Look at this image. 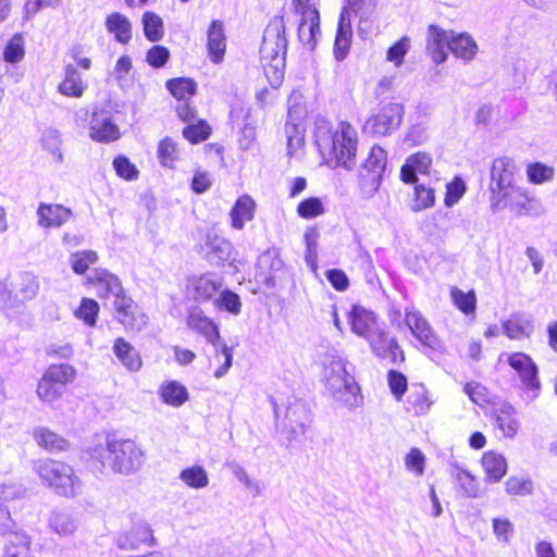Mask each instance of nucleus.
I'll return each mask as SVG.
<instances>
[{
    "mask_svg": "<svg viewBox=\"0 0 557 557\" xmlns=\"http://www.w3.org/2000/svg\"><path fill=\"white\" fill-rule=\"evenodd\" d=\"M309 422V411L299 403L290 404L286 408L285 416L282 420V432L288 441L296 440L299 435L305 434V429Z\"/></svg>",
    "mask_w": 557,
    "mask_h": 557,
    "instance_id": "nucleus-20",
    "label": "nucleus"
},
{
    "mask_svg": "<svg viewBox=\"0 0 557 557\" xmlns=\"http://www.w3.org/2000/svg\"><path fill=\"white\" fill-rule=\"evenodd\" d=\"M144 35L151 41L157 42L164 36V25L162 18L154 12L147 11L141 17Z\"/></svg>",
    "mask_w": 557,
    "mask_h": 557,
    "instance_id": "nucleus-44",
    "label": "nucleus"
},
{
    "mask_svg": "<svg viewBox=\"0 0 557 557\" xmlns=\"http://www.w3.org/2000/svg\"><path fill=\"white\" fill-rule=\"evenodd\" d=\"M387 384L393 397L397 401H401L408 391L407 376L397 370L391 369L387 372Z\"/></svg>",
    "mask_w": 557,
    "mask_h": 557,
    "instance_id": "nucleus-55",
    "label": "nucleus"
},
{
    "mask_svg": "<svg viewBox=\"0 0 557 557\" xmlns=\"http://www.w3.org/2000/svg\"><path fill=\"white\" fill-rule=\"evenodd\" d=\"M213 305L215 308L225 310L232 314H238L242 310L239 296L230 289L220 290L219 297L213 300Z\"/></svg>",
    "mask_w": 557,
    "mask_h": 557,
    "instance_id": "nucleus-54",
    "label": "nucleus"
},
{
    "mask_svg": "<svg viewBox=\"0 0 557 557\" xmlns=\"http://www.w3.org/2000/svg\"><path fill=\"white\" fill-rule=\"evenodd\" d=\"M284 132L287 138L288 153H293L304 143V128L293 116L292 110H288Z\"/></svg>",
    "mask_w": 557,
    "mask_h": 557,
    "instance_id": "nucleus-47",
    "label": "nucleus"
},
{
    "mask_svg": "<svg viewBox=\"0 0 557 557\" xmlns=\"http://www.w3.org/2000/svg\"><path fill=\"white\" fill-rule=\"evenodd\" d=\"M256 202L249 195L238 197L231 209V225L235 230L244 228L247 222L255 218Z\"/></svg>",
    "mask_w": 557,
    "mask_h": 557,
    "instance_id": "nucleus-30",
    "label": "nucleus"
},
{
    "mask_svg": "<svg viewBox=\"0 0 557 557\" xmlns=\"http://www.w3.org/2000/svg\"><path fill=\"white\" fill-rule=\"evenodd\" d=\"M383 177V148L373 146L363 162L359 175V187L364 197L373 196L380 188Z\"/></svg>",
    "mask_w": 557,
    "mask_h": 557,
    "instance_id": "nucleus-12",
    "label": "nucleus"
},
{
    "mask_svg": "<svg viewBox=\"0 0 557 557\" xmlns=\"http://www.w3.org/2000/svg\"><path fill=\"white\" fill-rule=\"evenodd\" d=\"M432 166V157L428 152L419 151L410 154L400 169V180L404 183H417L418 174L429 175Z\"/></svg>",
    "mask_w": 557,
    "mask_h": 557,
    "instance_id": "nucleus-27",
    "label": "nucleus"
},
{
    "mask_svg": "<svg viewBox=\"0 0 557 557\" xmlns=\"http://www.w3.org/2000/svg\"><path fill=\"white\" fill-rule=\"evenodd\" d=\"M406 324L412 335L421 343L424 348L435 352H443L445 347L437 337L428 320L414 308L406 310Z\"/></svg>",
    "mask_w": 557,
    "mask_h": 557,
    "instance_id": "nucleus-14",
    "label": "nucleus"
},
{
    "mask_svg": "<svg viewBox=\"0 0 557 557\" xmlns=\"http://www.w3.org/2000/svg\"><path fill=\"white\" fill-rule=\"evenodd\" d=\"M466 191V185L460 178H455L446 186L445 205L451 207L459 201Z\"/></svg>",
    "mask_w": 557,
    "mask_h": 557,
    "instance_id": "nucleus-64",
    "label": "nucleus"
},
{
    "mask_svg": "<svg viewBox=\"0 0 557 557\" xmlns=\"http://www.w3.org/2000/svg\"><path fill=\"white\" fill-rule=\"evenodd\" d=\"M517 411L510 404H503L497 409L496 422L504 435L512 438L519 430V421L517 420Z\"/></svg>",
    "mask_w": 557,
    "mask_h": 557,
    "instance_id": "nucleus-40",
    "label": "nucleus"
},
{
    "mask_svg": "<svg viewBox=\"0 0 557 557\" xmlns=\"http://www.w3.org/2000/svg\"><path fill=\"white\" fill-rule=\"evenodd\" d=\"M222 284L210 274H200L188 280L187 288L198 302L213 301L220 293Z\"/></svg>",
    "mask_w": 557,
    "mask_h": 557,
    "instance_id": "nucleus-25",
    "label": "nucleus"
},
{
    "mask_svg": "<svg viewBox=\"0 0 557 557\" xmlns=\"http://www.w3.org/2000/svg\"><path fill=\"white\" fill-rule=\"evenodd\" d=\"M482 467L486 475V482H499L507 472V462L503 455L487 451L482 457Z\"/></svg>",
    "mask_w": 557,
    "mask_h": 557,
    "instance_id": "nucleus-35",
    "label": "nucleus"
},
{
    "mask_svg": "<svg viewBox=\"0 0 557 557\" xmlns=\"http://www.w3.org/2000/svg\"><path fill=\"white\" fill-rule=\"evenodd\" d=\"M325 206L321 198L310 196L298 202L296 212L304 220H313L325 213Z\"/></svg>",
    "mask_w": 557,
    "mask_h": 557,
    "instance_id": "nucleus-45",
    "label": "nucleus"
},
{
    "mask_svg": "<svg viewBox=\"0 0 557 557\" xmlns=\"http://www.w3.org/2000/svg\"><path fill=\"white\" fill-rule=\"evenodd\" d=\"M432 405L424 384H414L405 401V409L416 416L425 414Z\"/></svg>",
    "mask_w": 557,
    "mask_h": 557,
    "instance_id": "nucleus-34",
    "label": "nucleus"
},
{
    "mask_svg": "<svg viewBox=\"0 0 557 557\" xmlns=\"http://www.w3.org/2000/svg\"><path fill=\"white\" fill-rule=\"evenodd\" d=\"M505 490L509 495L528 496L533 493V482L531 479L510 476L505 482Z\"/></svg>",
    "mask_w": 557,
    "mask_h": 557,
    "instance_id": "nucleus-57",
    "label": "nucleus"
},
{
    "mask_svg": "<svg viewBox=\"0 0 557 557\" xmlns=\"http://www.w3.org/2000/svg\"><path fill=\"white\" fill-rule=\"evenodd\" d=\"M180 479L187 486L193 488H203L209 483L208 474L200 466H193L183 469L180 473Z\"/></svg>",
    "mask_w": 557,
    "mask_h": 557,
    "instance_id": "nucleus-52",
    "label": "nucleus"
},
{
    "mask_svg": "<svg viewBox=\"0 0 557 557\" xmlns=\"http://www.w3.org/2000/svg\"><path fill=\"white\" fill-rule=\"evenodd\" d=\"M404 111V107L400 103L392 102L385 106V135L399 127Z\"/></svg>",
    "mask_w": 557,
    "mask_h": 557,
    "instance_id": "nucleus-58",
    "label": "nucleus"
},
{
    "mask_svg": "<svg viewBox=\"0 0 557 557\" xmlns=\"http://www.w3.org/2000/svg\"><path fill=\"white\" fill-rule=\"evenodd\" d=\"M34 470L41 484L62 497H74L81 487V480L74 468L60 459L45 457L34 462Z\"/></svg>",
    "mask_w": 557,
    "mask_h": 557,
    "instance_id": "nucleus-1",
    "label": "nucleus"
},
{
    "mask_svg": "<svg viewBox=\"0 0 557 557\" xmlns=\"http://www.w3.org/2000/svg\"><path fill=\"white\" fill-rule=\"evenodd\" d=\"M518 166L513 159L499 157L493 160L490 176L491 210L496 213L502 210L504 195L516 187Z\"/></svg>",
    "mask_w": 557,
    "mask_h": 557,
    "instance_id": "nucleus-5",
    "label": "nucleus"
},
{
    "mask_svg": "<svg viewBox=\"0 0 557 557\" xmlns=\"http://www.w3.org/2000/svg\"><path fill=\"white\" fill-rule=\"evenodd\" d=\"M334 398L346 407H357L362 403V395L357 383L347 375H338L335 382H330Z\"/></svg>",
    "mask_w": 557,
    "mask_h": 557,
    "instance_id": "nucleus-24",
    "label": "nucleus"
},
{
    "mask_svg": "<svg viewBox=\"0 0 557 557\" xmlns=\"http://www.w3.org/2000/svg\"><path fill=\"white\" fill-rule=\"evenodd\" d=\"M294 12L300 15L298 38L309 49H314L321 36L318 0H292Z\"/></svg>",
    "mask_w": 557,
    "mask_h": 557,
    "instance_id": "nucleus-7",
    "label": "nucleus"
},
{
    "mask_svg": "<svg viewBox=\"0 0 557 557\" xmlns=\"http://www.w3.org/2000/svg\"><path fill=\"white\" fill-rule=\"evenodd\" d=\"M411 47V40L408 36L401 37L397 42L388 48L386 52V60L399 66L403 63L404 57L408 53Z\"/></svg>",
    "mask_w": 557,
    "mask_h": 557,
    "instance_id": "nucleus-59",
    "label": "nucleus"
},
{
    "mask_svg": "<svg viewBox=\"0 0 557 557\" xmlns=\"http://www.w3.org/2000/svg\"><path fill=\"white\" fill-rule=\"evenodd\" d=\"M351 45V28L350 21L339 17L337 32L334 40V57L336 60L342 61L349 52Z\"/></svg>",
    "mask_w": 557,
    "mask_h": 557,
    "instance_id": "nucleus-39",
    "label": "nucleus"
},
{
    "mask_svg": "<svg viewBox=\"0 0 557 557\" xmlns=\"http://www.w3.org/2000/svg\"><path fill=\"white\" fill-rule=\"evenodd\" d=\"M170 59V50L162 45H154L147 50L146 61L153 67L159 69L164 66Z\"/></svg>",
    "mask_w": 557,
    "mask_h": 557,
    "instance_id": "nucleus-62",
    "label": "nucleus"
},
{
    "mask_svg": "<svg viewBox=\"0 0 557 557\" xmlns=\"http://www.w3.org/2000/svg\"><path fill=\"white\" fill-rule=\"evenodd\" d=\"M525 174L530 183L540 185L553 181L555 169L542 162H533L528 164Z\"/></svg>",
    "mask_w": 557,
    "mask_h": 557,
    "instance_id": "nucleus-51",
    "label": "nucleus"
},
{
    "mask_svg": "<svg viewBox=\"0 0 557 557\" xmlns=\"http://www.w3.org/2000/svg\"><path fill=\"white\" fill-rule=\"evenodd\" d=\"M84 285L94 290L96 296L101 300L109 299L110 297L115 299L125 292L120 277L109 270L101 268L95 269L92 273L86 277Z\"/></svg>",
    "mask_w": 557,
    "mask_h": 557,
    "instance_id": "nucleus-13",
    "label": "nucleus"
},
{
    "mask_svg": "<svg viewBox=\"0 0 557 557\" xmlns=\"http://www.w3.org/2000/svg\"><path fill=\"white\" fill-rule=\"evenodd\" d=\"M508 363L518 373L527 400L530 403L536 399L541 392V381L532 358L524 352H512L508 356Z\"/></svg>",
    "mask_w": 557,
    "mask_h": 557,
    "instance_id": "nucleus-10",
    "label": "nucleus"
},
{
    "mask_svg": "<svg viewBox=\"0 0 557 557\" xmlns=\"http://www.w3.org/2000/svg\"><path fill=\"white\" fill-rule=\"evenodd\" d=\"M157 158L163 168L174 169L182 159L178 143L171 136L159 140L157 146Z\"/></svg>",
    "mask_w": 557,
    "mask_h": 557,
    "instance_id": "nucleus-36",
    "label": "nucleus"
},
{
    "mask_svg": "<svg viewBox=\"0 0 557 557\" xmlns=\"http://www.w3.org/2000/svg\"><path fill=\"white\" fill-rule=\"evenodd\" d=\"M100 306L97 300L83 297L78 307L74 310V317L81 320L85 325L94 327L97 324Z\"/></svg>",
    "mask_w": 557,
    "mask_h": 557,
    "instance_id": "nucleus-43",
    "label": "nucleus"
},
{
    "mask_svg": "<svg viewBox=\"0 0 557 557\" xmlns=\"http://www.w3.org/2000/svg\"><path fill=\"white\" fill-rule=\"evenodd\" d=\"M30 435L37 447L46 453H67L72 447L70 440L46 425L35 426Z\"/></svg>",
    "mask_w": 557,
    "mask_h": 557,
    "instance_id": "nucleus-18",
    "label": "nucleus"
},
{
    "mask_svg": "<svg viewBox=\"0 0 557 557\" xmlns=\"http://www.w3.org/2000/svg\"><path fill=\"white\" fill-rule=\"evenodd\" d=\"M158 394L162 403L172 407H181L189 398L186 386L175 380L163 382L159 387Z\"/></svg>",
    "mask_w": 557,
    "mask_h": 557,
    "instance_id": "nucleus-33",
    "label": "nucleus"
},
{
    "mask_svg": "<svg viewBox=\"0 0 557 557\" xmlns=\"http://www.w3.org/2000/svg\"><path fill=\"white\" fill-rule=\"evenodd\" d=\"M3 60L7 63L15 64L25 57V42L21 33H15L3 48Z\"/></svg>",
    "mask_w": 557,
    "mask_h": 557,
    "instance_id": "nucleus-48",
    "label": "nucleus"
},
{
    "mask_svg": "<svg viewBox=\"0 0 557 557\" xmlns=\"http://www.w3.org/2000/svg\"><path fill=\"white\" fill-rule=\"evenodd\" d=\"M112 166L115 174L126 182L136 181L139 177V170L136 164L124 154L116 156L112 161Z\"/></svg>",
    "mask_w": 557,
    "mask_h": 557,
    "instance_id": "nucleus-53",
    "label": "nucleus"
},
{
    "mask_svg": "<svg viewBox=\"0 0 557 557\" xmlns=\"http://www.w3.org/2000/svg\"><path fill=\"white\" fill-rule=\"evenodd\" d=\"M504 333L511 339L529 336L533 330L532 322L523 317H512L503 323Z\"/></svg>",
    "mask_w": 557,
    "mask_h": 557,
    "instance_id": "nucleus-46",
    "label": "nucleus"
},
{
    "mask_svg": "<svg viewBox=\"0 0 557 557\" xmlns=\"http://www.w3.org/2000/svg\"><path fill=\"white\" fill-rule=\"evenodd\" d=\"M165 88L178 101L175 113L182 122H191L197 116V108L191 98L197 94L198 84L191 77H173L165 82Z\"/></svg>",
    "mask_w": 557,
    "mask_h": 557,
    "instance_id": "nucleus-8",
    "label": "nucleus"
},
{
    "mask_svg": "<svg viewBox=\"0 0 557 557\" xmlns=\"http://www.w3.org/2000/svg\"><path fill=\"white\" fill-rule=\"evenodd\" d=\"M87 85L84 83L81 73L77 69L69 64L64 69V77L58 85V91L71 98H81L83 97Z\"/></svg>",
    "mask_w": 557,
    "mask_h": 557,
    "instance_id": "nucleus-31",
    "label": "nucleus"
},
{
    "mask_svg": "<svg viewBox=\"0 0 557 557\" xmlns=\"http://www.w3.org/2000/svg\"><path fill=\"white\" fill-rule=\"evenodd\" d=\"M156 543L150 525L140 519H134L128 530L116 536V545L121 549H137L141 545L151 546Z\"/></svg>",
    "mask_w": 557,
    "mask_h": 557,
    "instance_id": "nucleus-16",
    "label": "nucleus"
},
{
    "mask_svg": "<svg viewBox=\"0 0 557 557\" xmlns=\"http://www.w3.org/2000/svg\"><path fill=\"white\" fill-rule=\"evenodd\" d=\"M112 312L113 319L126 333H138L149 323V317L144 308L126 290L113 300Z\"/></svg>",
    "mask_w": 557,
    "mask_h": 557,
    "instance_id": "nucleus-6",
    "label": "nucleus"
},
{
    "mask_svg": "<svg viewBox=\"0 0 557 557\" xmlns=\"http://www.w3.org/2000/svg\"><path fill=\"white\" fill-rule=\"evenodd\" d=\"M112 350L122 366L129 372H138L143 367L139 351L124 337H117L113 342Z\"/></svg>",
    "mask_w": 557,
    "mask_h": 557,
    "instance_id": "nucleus-28",
    "label": "nucleus"
},
{
    "mask_svg": "<svg viewBox=\"0 0 557 557\" xmlns=\"http://www.w3.org/2000/svg\"><path fill=\"white\" fill-rule=\"evenodd\" d=\"M98 253L95 250L86 249L72 253L70 263L75 274L84 275L91 265L98 262Z\"/></svg>",
    "mask_w": 557,
    "mask_h": 557,
    "instance_id": "nucleus-49",
    "label": "nucleus"
},
{
    "mask_svg": "<svg viewBox=\"0 0 557 557\" xmlns=\"http://www.w3.org/2000/svg\"><path fill=\"white\" fill-rule=\"evenodd\" d=\"M428 138V127L423 123H417L407 131L403 143L408 147H414L424 144Z\"/></svg>",
    "mask_w": 557,
    "mask_h": 557,
    "instance_id": "nucleus-61",
    "label": "nucleus"
},
{
    "mask_svg": "<svg viewBox=\"0 0 557 557\" xmlns=\"http://www.w3.org/2000/svg\"><path fill=\"white\" fill-rule=\"evenodd\" d=\"M463 392L469 396V398L476 405L483 406L484 404H488L490 393L487 388L478 382L467 383L463 387Z\"/></svg>",
    "mask_w": 557,
    "mask_h": 557,
    "instance_id": "nucleus-63",
    "label": "nucleus"
},
{
    "mask_svg": "<svg viewBox=\"0 0 557 557\" xmlns=\"http://www.w3.org/2000/svg\"><path fill=\"white\" fill-rule=\"evenodd\" d=\"M146 461L143 447L131 438H111L106 442L103 465L114 473L129 475L139 471Z\"/></svg>",
    "mask_w": 557,
    "mask_h": 557,
    "instance_id": "nucleus-2",
    "label": "nucleus"
},
{
    "mask_svg": "<svg viewBox=\"0 0 557 557\" xmlns=\"http://www.w3.org/2000/svg\"><path fill=\"white\" fill-rule=\"evenodd\" d=\"M356 152L357 132L348 122L341 121L332 133L330 146L321 150L324 161L331 168H349Z\"/></svg>",
    "mask_w": 557,
    "mask_h": 557,
    "instance_id": "nucleus-3",
    "label": "nucleus"
},
{
    "mask_svg": "<svg viewBox=\"0 0 557 557\" xmlns=\"http://www.w3.org/2000/svg\"><path fill=\"white\" fill-rule=\"evenodd\" d=\"M284 17L275 15L268 23L262 42L260 45V54L264 60H276L284 58L287 51V38Z\"/></svg>",
    "mask_w": 557,
    "mask_h": 557,
    "instance_id": "nucleus-9",
    "label": "nucleus"
},
{
    "mask_svg": "<svg viewBox=\"0 0 557 557\" xmlns=\"http://www.w3.org/2000/svg\"><path fill=\"white\" fill-rule=\"evenodd\" d=\"M451 30L447 32L437 25H430L426 32V52L432 61L442 64L447 60Z\"/></svg>",
    "mask_w": 557,
    "mask_h": 557,
    "instance_id": "nucleus-21",
    "label": "nucleus"
},
{
    "mask_svg": "<svg viewBox=\"0 0 557 557\" xmlns=\"http://www.w3.org/2000/svg\"><path fill=\"white\" fill-rule=\"evenodd\" d=\"M227 36L221 20H212L206 33L207 57L213 64H221L226 54Z\"/></svg>",
    "mask_w": 557,
    "mask_h": 557,
    "instance_id": "nucleus-17",
    "label": "nucleus"
},
{
    "mask_svg": "<svg viewBox=\"0 0 557 557\" xmlns=\"http://www.w3.org/2000/svg\"><path fill=\"white\" fill-rule=\"evenodd\" d=\"M104 26L109 34L121 45H127L133 36L129 18L121 12H111L106 16Z\"/></svg>",
    "mask_w": 557,
    "mask_h": 557,
    "instance_id": "nucleus-29",
    "label": "nucleus"
},
{
    "mask_svg": "<svg viewBox=\"0 0 557 557\" xmlns=\"http://www.w3.org/2000/svg\"><path fill=\"white\" fill-rule=\"evenodd\" d=\"M2 557H35L32 553L29 537L23 533L9 534Z\"/></svg>",
    "mask_w": 557,
    "mask_h": 557,
    "instance_id": "nucleus-37",
    "label": "nucleus"
},
{
    "mask_svg": "<svg viewBox=\"0 0 557 557\" xmlns=\"http://www.w3.org/2000/svg\"><path fill=\"white\" fill-rule=\"evenodd\" d=\"M502 203V210L509 208L518 215L541 216L545 211L542 202L530 196L528 190L520 186H516L506 193Z\"/></svg>",
    "mask_w": 557,
    "mask_h": 557,
    "instance_id": "nucleus-15",
    "label": "nucleus"
},
{
    "mask_svg": "<svg viewBox=\"0 0 557 557\" xmlns=\"http://www.w3.org/2000/svg\"><path fill=\"white\" fill-rule=\"evenodd\" d=\"M186 325L189 330L201 335L211 344L216 345L221 339L219 324L208 317L203 310L194 308L186 315Z\"/></svg>",
    "mask_w": 557,
    "mask_h": 557,
    "instance_id": "nucleus-19",
    "label": "nucleus"
},
{
    "mask_svg": "<svg viewBox=\"0 0 557 557\" xmlns=\"http://www.w3.org/2000/svg\"><path fill=\"white\" fill-rule=\"evenodd\" d=\"M376 3L371 0H346L339 17L350 21L351 15H360L359 29L363 30L362 23L367 22L364 15L375 11Z\"/></svg>",
    "mask_w": 557,
    "mask_h": 557,
    "instance_id": "nucleus-41",
    "label": "nucleus"
},
{
    "mask_svg": "<svg viewBox=\"0 0 557 557\" xmlns=\"http://www.w3.org/2000/svg\"><path fill=\"white\" fill-rule=\"evenodd\" d=\"M185 123L186 126L183 127L182 135L191 145L203 143L212 135V127L205 119H195Z\"/></svg>",
    "mask_w": 557,
    "mask_h": 557,
    "instance_id": "nucleus-38",
    "label": "nucleus"
},
{
    "mask_svg": "<svg viewBox=\"0 0 557 557\" xmlns=\"http://www.w3.org/2000/svg\"><path fill=\"white\" fill-rule=\"evenodd\" d=\"M414 184L413 199L411 202V209L414 212H419L429 209L435 203V189L431 184L419 183Z\"/></svg>",
    "mask_w": 557,
    "mask_h": 557,
    "instance_id": "nucleus-42",
    "label": "nucleus"
},
{
    "mask_svg": "<svg viewBox=\"0 0 557 557\" xmlns=\"http://www.w3.org/2000/svg\"><path fill=\"white\" fill-rule=\"evenodd\" d=\"M406 469L416 476H421L425 469V456L419 448H411L405 457Z\"/></svg>",
    "mask_w": 557,
    "mask_h": 557,
    "instance_id": "nucleus-60",
    "label": "nucleus"
},
{
    "mask_svg": "<svg viewBox=\"0 0 557 557\" xmlns=\"http://www.w3.org/2000/svg\"><path fill=\"white\" fill-rule=\"evenodd\" d=\"M450 474L467 497H475L478 495L479 487L474 476L470 472L457 465H453Z\"/></svg>",
    "mask_w": 557,
    "mask_h": 557,
    "instance_id": "nucleus-50",
    "label": "nucleus"
},
{
    "mask_svg": "<svg viewBox=\"0 0 557 557\" xmlns=\"http://www.w3.org/2000/svg\"><path fill=\"white\" fill-rule=\"evenodd\" d=\"M76 370L69 363H52L37 382L36 394L40 400L52 403L61 398L76 380Z\"/></svg>",
    "mask_w": 557,
    "mask_h": 557,
    "instance_id": "nucleus-4",
    "label": "nucleus"
},
{
    "mask_svg": "<svg viewBox=\"0 0 557 557\" xmlns=\"http://www.w3.org/2000/svg\"><path fill=\"white\" fill-rule=\"evenodd\" d=\"M450 295H451L454 305L460 311H462L465 314L474 313L475 304H476V298H475L474 292L471 290V292L465 293L457 287H453Z\"/></svg>",
    "mask_w": 557,
    "mask_h": 557,
    "instance_id": "nucleus-56",
    "label": "nucleus"
},
{
    "mask_svg": "<svg viewBox=\"0 0 557 557\" xmlns=\"http://www.w3.org/2000/svg\"><path fill=\"white\" fill-rule=\"evenodd\" d=\"M349 323L351 330L363 336L369 341L373 350L381 355V347L377 344L381 343L382 332L377 317L370 310H367L360 306H352L349 312Z\"/></svg>",
    "mask_w": 557,
    "mask_h": 557,
    "instance_id": "nucleus-11",
    "label": "nucleus"
},
{
    "mask_svg": "<svg viewBox=\"0 0 557 557\" xmlns=\"http://www.w3.org/2000/svg\"><path fill=\"white\" fill-rule=\"evenodd\" d=\"M89 137L97 143L109 144L120 139L119 126L102 111H94L89 126Z\"/></svg>",
    "mask_w": 557,
    "mask_h": 557,
    "instance_id": "nucleus-22",
    "label": "nucleus"
},
{
    "mask_svg": "<svg viewBox=\"0 0 557 557\" xmlns=\"http://www.w3.org/2000/svg\"><path fill=\"white\" fill-rule=\"evenodd\" d=\"M284 262L277 256H265L257 265L255 280L259 287H274L284 274Z\"/></svg>",
    "mask_w": 557,
    "mask_h": 557,
    "instance_id": "nucleus-23",
    "label": "nucleus"
},
{
    "mask_svg": "<svg viewBox=\"0 0 557 557\" xmlns=\"http://www.w3.org/2000/svg\"><path fill=\"white\" fill-rule=\"evenodd\" d=\"M38 225L44 228H59L72 218L71 209L59 203H39Z\"/></svg>",
    "mask_w": 557,
    "mask_h": 557,
    "instance_id": "nucleus-26",
    "label": "nucleus"
},
{
    "mask_svg": "<svg viewBox=\"0 0 557 557\" xmlns=\"http://www.w3.org/2000/svg\"><path fill=\"white\" fill-rule=\"evenodd\" d=\"M449 50L451 53L466 62L472 61L479 47L474 38L468 33H455L451 30Z\"/></svg>",
    "mask_w": 557,
    "mask_h": 557,
    "instance_id": "nucleus-32",
    "label": "nucleus"
}]
</instances>
